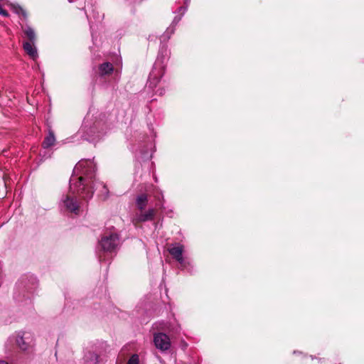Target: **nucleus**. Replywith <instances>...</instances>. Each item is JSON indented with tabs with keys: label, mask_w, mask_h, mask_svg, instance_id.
I'll return each mask as SVG.
<instances>
[{
	"label": "nucleus",
	"mask_w": 364,
	"mask_h": 364,
	"mask_svg": "<svg viewBox=\"0 0 364 364\" xmlns=\"http://www.w3.org/2000/svg\"><path fill=\"white\" fill-rule=\"evenodd\" d=\"M161 196H159V195L158 196V195H156V194L154 196H155V198H156L157 200H161V199H163V198H164L163 195H162V194H161Z\"/></svg>",
	"instance_id": "aec40b11"
},
{
	"label": "nucleus",
	"mask_w": 364,
	"mask_h": 364,
	"mask_svg": "<svg viewBox=\"0 0 364 364\" xmlns=\"http://www.w3.org/2000/svg\"><path fill=\"white\" fill-rule=\"evenodd\" d=\"M85 364H99V356L94 352L87 351L84 356Z\"/></svg>",
	"instance_id": "9b49d317"
},
{
	"label": "nucleus",
	"mask_w": 364,
	"mask_h": 364,
	"mask_svg": "<svg viewBox=\"0 0 364 364\" xmlns=\"http://www.w3.org/2000/svg\"><path fill=\"white\" fill-rule=\"evenodd\" d=\"M154 342L156 347L161 351L168 350L171 346L169 337L163 333H155L154 336Z\"/></svg>",
	"instance_id": "39448f33"
},
{
	"label": "nucleus",
	"mask_w": 364,
	"mask_h": 364,
	"mask_svg": "<svg viewBox=\"0 0 364 364\" xmlns=\"http://www.w3.org/2000/svg\"><path fill=\"white\" fill-rule=\"evenodd\" d=\"M169 253L172 257L176 259L182 266L184 264V259L183 257V246L177 244L173 247H169Z\"/></svg>",
	"instance_id": "6e6552de"
},
{
	"label": "nucleus",
	"mask_w": 364,
	"mask_h": 364,
	"mask_svg": "<svg viewBox=\"0 0 364 364\" xmlns=\"http://www.w3.org/2000/svg\"><path fill=\"white\" fill-rule=\"evenodd\" d=\"M139 359L136 354H134L128 360L127 364H139Z\"/></svg>",
	"instance_id": "f3484780"
},
{
	"label": "nucleus",
	"mask_w": 364,
	"mask_h": 364,
	"mask_svg": "<svg viewBox=\"0 0 364 364\" xmlns=\"http://www.w3.org/2000/svg\"><path fill=\"white\" fill-rule=\"evenodd\" d=\"M34 42H24L23 47L26 53L33 60L38 58V52L36 46L33 45Z\"/></svg>",
	"instance_id": "1a4fd4ad"
},
{
	"label": "nucleus",
	"mask_w": 364,
	"mask_h": 364,
	"mask_svg": "<svg viewBox=\"0 0 364 364\" xmlns=\"http://www.w3.org/2000/svg\"><path fill=\"white\" fill-rule=\"evenodd\" d=\"M99 185H100L102 188V194L103 195V199L105 200L108 198L109 196V191L106 186L105 184H104L103 183H97Z\"/></svg>",
	"instance_id": "dca6fc26"
},
{
	"label": "nucleus",
	"mask_w": 364,
	"mask_h": 364,
	"mask_svg": "<svg viewBox=\"0 0 364 364\" xmlns=\"http://www.w3.org/2000/svg\"><path fill=\"white\" fill-rule=\"evenodd\" d=\"M0 364H9V363L4 360H0Z\"/></svg>",
	"instance_id": "412c9836"
},
{
	"label": "nucleus",
	"mask_w": 364,
	"mask_h": 364,
	"mask_svg": "<svg viewBox=\"0 0 364 364\" xmlns=\"http://www.w3.org/2000/svg\"><path fill=\"white\" fill-rule=\"evenodd\" d=\"M30 340L28 333L24 332H18L16 336V343L23 351L28 350L31 346Z\"/></svg>",
	"instance_id": "0eeeda50"
},
{
	"label": "nucleus",
	"mask_w": 364,
	"mask_h": 364,
	"mask_svg": "<svg viewBox=\"0 0 364 364\" xmlns=\"http://www.w3.org/2000/svg\"><path fill=\"white\" fill-rule=\"evenodd\" d=\"M100 245L104 251L113 252L119 245V237L116 233L106 234L102 237Z\"/></svg>",
	"instance_id": "7ed1b4c3"
},
{
	"label": "nucleus",
	"mask_w": 364,
	"mask_h": 364,
	"mask_svg": "<svg viewBox=\"0 0 364 364\" xmlns=\"http://www.w3.org/2000/svg\"><path fill=\"white\" fill-rule=\"evenodd\" d=\"M95 173V164L93 161L83 159L75 165L70 179L69 192L61 199L62 205L68 211L78 213L79 203L77 196L85 200L92 197L94 191L91 183H94Z\"/></svg>",
	"instance_id": "f257e3e1"
},
{
	"label": "nucleus",
	"mask_w": 364,
	"mask_h": 364,
	"mask_svg": "<svg viewBox=\"0 0 364 364\" xmlns=\"http://www.w3.org/2000/svg\"><path fill=\"white\" fill-rule=\"evenodd\" d=\"M107 129V125L97 122L94 124H83L82 130L85 133V137L88 141H94L102 136Z\"/></svg>",
	"instance_id": "f03ea898"
},
{
	"label": "nucleus",
	"mask_w": 364,
	"mask_h": 364,
	"mask_svg": "<svg viewBox=\"0 0 364 364\" xmlns=\"http://www.w3.org/2000/svg\"><path fill=\"white\" fill-rule=\"evenodd\" d=\"M0 15L5 16V17L9 16V13L2 8L1 4H0Z\"/></svg>",
	"instance_id": "6ab92c4d"
},
{
	"label": "nucleus",
	"mask_w": 364,
	"mask_h": 364,
	"mask_svg": "<svg viewBox=\"0 0 364 364\" xmlns=\"http://www.w3.org/2000/svg\"><path fill=\"white\" fill-rule=\"evenodd\" d=\"M14 11L18 14H21L24 17H26V11L20 6H14Z\"/></svg>",
	"instance_id": "a211bd4d"
},
{
	"label": "nucleus",
	"mask_w": 364,
	"mask_h": 364,
	"mask_svg": "<svg viewBox=\"0 0 364 364\" xmlns=\"http://www.w3.org/2000/svg\"><path fill=\"white\" fill-rule=\"evenodd\" d=\"M148 203V196L145 193L139 195L136 198V205L139 211H143Z\"/></svg>",
	"instance_id": "9d476101"
},
{
	"label": "nucleus",
	"mask_w": 364,
	"mask_h": 364,
	"mask_svg": "<svg viewBox=\"0 0 364 364\" xmlns=\"http://www.w3.org/2000/svg\"><path fill=\"white\" fill-rule=\"evenodd\" d=\"M181 20V18H177L176 17L171 26L168 27L166 32L163 34V36H161V38L163 41H166V40H168L171 35L173 34L174 33V30H175V26L178 23V21Z\"/></svg>",
	"instance_id": "ddd939ff"
},
{
	"label": "nucleus",
	"mask_w": 364,
	"mask_h": 364,
	"mask_svg": "<svg viewBox=\"0 0 364 364\" xmlns=\"http://www.w3.org/2000/svg\"><path fill=\"white\" fill-rule=\"evenodd\" d=\"M55 137L54 136V134L53 132L49 131L48 134L46 136L44 139L42 146L44 149H48L55 144Z\"/></svg>",
	"instance_id": "4468645a"
},
{
	"label": "nucleus",
	"mask_w": 364,
	"mask_h": 364,
	"mask_svg": "<svg viewBox=\"0 0 364 364\" xmlns=\"http://www.w3.org/2000/svg\"><path fill=\"white\" fill-rule=\"evenodd\" d=\"M114 70L113 65L110 63H104L99 66V75L105 76L111 74Z\"/></svg>",
	"instance_id": "f8f14e48"
},
{
	"label": "nucleus",
	"mask_w": 364,
	"mask_h": 364,
	"mask_svg": "<svg viewBox=\"0 0 364 364\" xmlns=\"http://www.w3.org/2000/svg\"><path fill=\"white\" fill-rule=\"evenodd\" d=\"M156 214V210L154 208H149L146 212L143 213L142 211L140 213H136L132 219V222L134 225H136L139 223H143L146 221L153 220L154 218V215Z\"/></svg>",
	"instance_id": "423d86ee"
},
{
	"label": "nucleus",
	"mask_w": 364,
	"mask_h": 364,
	"mask_svg": "<svg viewBox=\"0 0 364 364\" xmlns=\"http://www.w3.org/2000/svg\"><path fill=\"white\" fill-rule=\"evenodd\" d=\"M23 32H24L26 36L28 38L29 41H31V42L35 41L36 33H35L34 30L32 28L27 26L23 29Z\"/></svg>",
	"instance_id": "2eb2a0df"
},
{
	"label": "nucleus",
	"mask_w": 364,
	"mask_h": 364,
	"mask_svg": "<svg viewBox=\"0 0 364 364\" xmlns=\"http://www.w3.org/2000/svg\"><path fill=\"white\" fill-rule=\"evenodd\" d=\"M164 73V66L163 63H159V60L158 59L156 63L154 64V68L150 73L149 77V87L151 88L156 87L160 79L162 77Z\"/></svg>",
	"instance_id": "20e7f679"
}]
</instances>
